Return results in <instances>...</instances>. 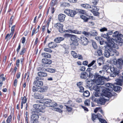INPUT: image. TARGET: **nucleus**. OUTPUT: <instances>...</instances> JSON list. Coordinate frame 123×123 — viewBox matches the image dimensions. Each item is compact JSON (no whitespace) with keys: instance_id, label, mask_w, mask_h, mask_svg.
I'll use <instances>...</instances> for the list:
<instances>
[{"instance_id":"46","label":"nucleus","mask_w":123,"mask_h":123,"mask_svg":"<svg viewBox=\"0 0 123 123\" xmlns=\"http://www.w3.org/2000/svg\"><path fill=\"white\" fill-rule=\"evenodd\" d=\"M123 60L122 59H118L116 61V62L117 63H118L119 65H122V62Z\"/></svg>"},{"instance_id":"62","label":"nucleus","mask_w":123,"mask_h":123,"mask_svg":"<svg viewBox=\"0 0 123 123\" xmlns=\"http://www.w3.org/2000/svg\"><path fill=\"white\" fill-rule=\"evenodd\" d=\"M21 74V73L20 72H18L17 73L16 75V77L17 79H18L20 78Z\"/></svg>"},{"instance_id":"37","label":"nucleus","mask_w":123,"mask_h":123,"mask_svg":"<svg viewBox=\"0 0 123 123\" xmlns=\"http://www.w3.org/2000/svg\"><path fill=\"white\" fill-rule=\"evenodd\" d=\"M57 2L56 0H52L50 3V6L51 7H53L57 4Z\"/></svg>"},{"instance_id":"21","label":"nucleus","mask_w":123,"mask_h":123,"mask_svg":"<svg viewBox=\"0 0 123 123\" xmlns=\"http://www.w3.org/2000/svg\"><path fill=\"white\" fill-rule=\"evenodd\" d=\"M102 51L100 49L96 50L95 52V55L98 56H101L102 55Z\"/></svg>"},{"instance_id":"22","label":"nucleus","mask_w":123,"mask_h":123,"mask_svg":"<svg viewBox=\"0 0 123 123\" xmlns=\"http://www.w3.org/2000/svg\"><path fill=\"white\" fill-rule=\"evenodd\" d=\"M116 81L117 82L116 85L121 86L122 83H123V79L122 80L120 79H117L116 80Z\"/></svg>"},{"instance_id":"12","label":"nucleus","mask_w":123,"mask_h":123,"mask_svg":"<svg viewBox=\"0 0 123 123\" xmlns=\"http://www.w3.org/2000/svg\"><path fill=\"white\" fill-rule=\"evenodd\" d=\"M34 84L37 86L41 87L43 85V83L42 81L35 80L34 82Z\"/></svg>"},{"instance_id":"4","label":"nucleus","mask_w":123,"mask_h":123,"mask_svg":"<svg viewBox=\"0 0 123 123\" xmlns=\"http://www.w3.org/2000/svg\"><path fill=\"white\" fill-rule=\"evenodd\" d=\"M38 111H32V114L31 117V123H35V122H36L37 121L38 118Z\"/></svg>"},{"instance_id":"17","label":"nucleus","mask_w":123,"mask_h":123,"mask_svg":"<svg viewBox=\"0 0 123 123\" xmlns=\"http://www.w3.org/2000/svg\"><path fill=\"white\" fill-rule=\"evenodd\" d=\"M42 62L44 64H50L52 62L51 60L46 58L43 59L42 60Z\"/></svg>"},{"instance_id":"14","label":"nucleus","mask_w":123,"mask_h":123,"mask_svg":"<svg viewBox=\"0 0 123 123\" xmlns=\"http://www.w3.org/2000/svg\"><path fill=\"white\" fill-rule=\"evenodd\" d=\"M34 97L36 99H42L44 97L43 96V95L37 93H35L34 94Z\"/></svg>"},{"instance_id":"63","label":"nucleus","mask_w":123,"mask_h":123,"mask_svg":"<svg viewBox=\"0 0 123 123\" xmlns=\"http://www.w3.org/2000/svg\"><path fill=\"white\" fill-rule=\"evenodd\" d=\"M95 39L97 41H100V40H102V38L100 37H95Z\"/></svg>"},{"instance_id":"40","label":"nucleus","mask_w":123,"mask_h":123,"mask_svg":"<svg viewBox=\"0 0 123 123\" xmlns=\"http://www.w3.org/2000/svg\"><path fill=\"white\" fill-rule=\"evenodd\" d=\"M97 118V115L95 114H92V120L94 121Z\"/></svg>"},{"instance_id":"1","label":"nucleus","mask_w":123,"mask_h":123,"mask_svg":"<svg viewBox=\"0 0 123 123\" xmlns=\"http://www.w3.org/2000/svg\"><path fill=\"white\" fill-rule=\"evenodd\" d=\"M105 87L103 86H95L93 87V89L96 91H98V92L99 90V88L103 87L105 89L103 90V95L106 97L108 98L111 97L112 96V94L111 92L113 90V88L112 84L109 83H108L105 85Z\"/></svg>"},{"instance_id":"8","label":"nucleus","mask_w":123,"mask_h":123,"mask_svg":"<svg viewBox=\"0 0 123 123\" xmlns=\"http://www.w3.org/2000/svg\"><path fill=\"white\" fill-rule=\"evenodd\" d=\"M110 70L111 73V76L113 77L117 75L119 73L118 68L113 67L111 68Z\"/></svg>"},{"instance_id":"31","label":"nucleus","mask_w":123,"mask_h":123,"mask_svg":"<svg viewBox=\"0 0 123 123\" xmlns=\"http://www.w3.org/2000/svg\"><path fill=\"white\" fill-rule=\"evenodd\" d=\"M65 105L66 107V108L67 111L69 112H71L72 109L71 107L72 106V105Z\"/></svg>"},{"instance_id":"36","label":"nucleus","mask_w":123,"mask_h":123,"mask_svg":"<svg viewBox=\"0 0 123 123\" xmlns=\"http://www.w3.org/2000/svg\"><path fill=\"white\" fill-rule=\"evenodd\" d=\"M57 105V104L55 102H53L50 104L49 105H47V106L49 107L51 106V107H54L56 106Z\"/></svg>"},{"instance_id":"47","label":"nucleus","mask_w":123,"mask_h":123,"mask_svg":"<svg viewBox=\"0 0 123 123\" xmlns=\"http://www.w3.org/2000/svg\"><path fill=\"white\" fill-rule=\"evenodd\" d=\"M13 16H12L9 21V27H10L11 26V25H12V21L13 20Z\"/></svg>"},{"instance_id":"49","label":"nucleus","mask_w":123,"mask_h":123,"mask_svg":"<svg viewBox=\"0 0 123 123\" xmlns=\"http://www.w3.org/2000/svg\"><path fill=\"white\" fill-rule=\"evenodd\" d=\"M84 104L86 106H89L90 105L89 100L88 99L86 100L84 102Z\"/></svg>"},{"instance_id":"52","label":"nucleus","mask_w":123,"mask_h":123,"mask_svg":"<svg viewBox=\"0 0 123 123\" xmlns=\"http://www.w3.org/2000/svg\"><path fill=\"white\" fill-rule=\"evenodd\" d=\"M82 34L85 35L86 37H88L90 36V32H86L85 31H83L82 32Z\"/></svg>"},{"instance_id":"28","label":"nucleus","mask_w":123,"mask_h":123,"mask_svg":"<svg viewBox=\"0 0 123 123\" xmlns=\"http://www.w3.org/2000/svg\"><path fill=\"white\" fill-rule=\"evenodd\" d=\"M112 86H113V90L114 89V91H121L122 89V88L119 86H114L113 85Z\"/></svg>"},{"instance_id":"56","label":"nucleus","mask_w":123,"mask_h":123,"mask_svg":"<svg viewBox=\"0 0 123 123\" xmlns=\"http://www.w3.org/2000/svg\"><path fill=\"white\" fill-rule=\"evenodd\" d=\"M44 50L46 52L49 53H51L52 52V51L49 48H45L44 49Z\"/></svg>"},{"instance_id":"38","label":"nucleus","mask_w":123,"mask_h":123,"mask_svg":"<svg viewBox=\"0 0 123 123\" xmlns=\"http://www.w3.org/2000/svg\"><path fill=\"white\" fill-rule=\"evenodd\" d=\"M91 8H92L93 10V11H98L99 9V7L98 6H92Z\"/></svg>"},{"instance_id":"18","label":"nucleus","mask_w":123,"mask_h":123,"mask_svg":"<svg viewBox=\"0 0 123 123\" xmlns=\"http://www.w3.org/2000/svg\"><path fill=\"white\" fill-rule=\"evenodd\" d=\"M95 79H93V80H88L87 82V84H88V86H91L95 83Z\"/></svg>"},{"instance_id":"61","label":"nucleus","mask_w":123,"mask_h":123,"mask_svg":"<svg viewBox=\"0 0 123 123\" xmlns=\"http://www.w3.org/2000/svg\"><path fill=\"white\" fill-rule=\"evenodd\" d=\"M15 25H13L11 28V33L13 34L14 31V29L15 28Z\"/></svg>"},{"instance_id":"44","label":"nucleus","mask_w":123,"mask_h":123,"mask_svg":"<svg viewBox=\"0 0 123 123\" xmlns=\"http://www.w3.org/2000/svg\"><path fill=\"white\" fill-rule=\"evenodd\" d=\"M12 119V116L11 115H9L6 121L7 123H10L11 122Z\"/></svg>"},{"instance_id":"3","label":"nucleus","mask_w":123,"mask_h":123,"mask_svg":"<svg viewBox=\"0 0 123 123\" xmlns=\"http://www.w3.org/2000/svg\"><path fill=\"white\" fill-rule=\"evenodd\" d=\"M95 83L98 85H102L105 84L104 77L98 74H96L95 76Z\"/></svg>"},{"instance_id":"20","label":"nucleus","mask_w":123,"mask_h":123,"mask_svg":"<svg viewBox=\"0 0 123 123\" xmlns=\"http://www.w3.org/2000/svg\"><path fill=\"white\" fill-rule=\"evenodd\" d=\"M49 47L51 48H53L57 46V44L51 42L49 43L48 45Z\"/></svg>"},{"instance_id":"24","label":"nucleus","mask_w":123,"mask_h":123,"mask_svg":"<svg viewBox=\"0 0 123 123\" xmlns=\"http://www.w3.org/2000/svg\"><path fill=\"white\" fill-rule=\"evenodd\" d=\"M106 99L104 98H100L98 101V103L101 105H104L106 101Z\"/></svg>"},{"instance_id":"29","label":"nucleus","mask_w":123,"mask_h":123,"mask_svg":"<svg viewBox=\"0 0 123 123\" xmlns=\"http://www.w3.org/2000/svg\"><path fill=\"white\" fill-rule=\"evenodd\" d=\"M39 107V105L38 104H35L34 105H33L34 108L35 109L33 110L32 111H38V113L40 112V111L38 110V107Z\"/></svg>"},{"instance_id":"15","label":"nucleus","mask_w":123,"mask_h":123,"mask_svg":"<svg viewBox=\"0 0 123 123\" xmlns=\"http://www.w3.org/2000/svg\"><path fill=\"white\" fill-rule=\"evenodd\" d=\"M88 76V74L86 72H83L81 73L80 77L82 79H86Z\"/></svg>"},{"instance_id":"41","label":"nucleus","mask_w":123,"mask_h":123,"mask_svg":"<svg viewBox=\"0 0 123 123\" xmlns=\"http://www.w3.org/2000/svg\"><path fill=\"white\" fill-rule=\"evenodd\" d=\"M83 95L85 97H88L90 95V93L88 91H86L84 92Z\"/></svg>"},{"instance_id":"23","label":"nucleus","mask_w":123,"mask_h":123,"mask_svg":"<svg viewBox=\"0 0 123 123\" xmlns=\"http://www.w3.org/2000/svg\"><path fill=\"white\" fill-rule=\"evenodd\" d=\"M71 40L73 41H78L79 38L75 35H71L70 36Z\"/></svg>"},{"instance_id":"58","label":"nucleus","mask_w":123,"mask_h":123,"mask_svg":"<svg viewBox=\"0 0 123 123\" xmlns=\"http://www.w3.org/2000/svg\"><path fill=\"white\" fill-rule=\"evenodd\" d=\"M78 41H74L72 43V45H74L75 46H78Z\"/></svg>"},{"instance_id":"5","label":"nucleus","mask_w":123,"mask_h":123,"mask_svg":"<svg viewBox=\"0 0 123 123\" xmlns=\"http://www.w3.org/2000/svg\"><path fill=\"white\" fill-rule=\"evenodd\" d=\"M116 42H115V47H111L108 46L109 47V49L110 50V55L112 56H113L114 55L118 56L119 54V53L115 49V48L116 47V46L117 45V44H116Z\"/></svg>"},{"instance_id":"51","label":"nucleus","mask_w":123,"mask_h":123,"mask_svg":"<svg viewBox=\"0 0 123 123\" xmlns=\"http://www.w3.org/2000/svg\"><path fill=\"white\" fill-rule=\"evenodd\" d=\"M96 62V61L95 60L92 61L90 63L87 65L88 67H91Z\"/></svg>"},{"instance_id":"39","label":"nucleus","mask_w":123,"mask_h":123,"mask_svg":"<svg viewBox=\"0 0 123 123\" xmlns=\"http://www.w3.org/2000/svg\"><path fill=\"white\" fill-rule=\"evenodd\" d=\"M71 55L72 56L75 58H76L78 57V55H77V54L74 51H72L71 52Z\"/></svg>"},{"instance_id":"59","label":"nucleus","mask_w":123,"mask_h":123,"mask_svg":"<svg viewBox=\"0 0 123 123\" xmlns=\"http://www.w3.org/2000/svg\"><path fill=\"white\" fill-rule=\"evenodd\" d=\"M107 29L105 27L102 28L100 29V31L101 32L105 31H107Z\"/></svg>"},{"instance_id":"2","label":"nucleus","mask_w":123,"mask_h":123,"mask_svg":"<svg viewBox=\"0 0 123 123\" xmlns=\"http://www.w3.org/2000/svg\"><path fill=\"white\" fill-rule=\"evenodd\" d=\"M102 37L105 38L107 39V40L108 42V45L111 47H115V42H116V39L110 38L109 36L107 34H102Z\"/></svg>"},{"instance_id":"55","label":"nucleus","mask_w":123,"mask_h":123,"mask_svg":"<svg viewBox=\"0 0 123 123\" xmlns=\"http://www.w3.org/2000/svg\"><path fill=\"white\" fill-rule=\"evenodd\" d=\"M48 89V87L46 86H44L41 88V92H43L46 91Z\"/></svg>"},{"instance_id":"7","label":"nucleus","mask_w":123,"mask_h":123,"mask_svg":"<svg viewBox=\"0 0 123 123\" xmlns=\"http://www.w3.org/2000/svg\"><path fill=\"white\" fill-rule=\"evenodd\" d=\"M64 12L66 14L72 17H74L76 14V12L75 11L68 9L65 10Z\"/></svg>"},{"instance_id":"16","label":"nucleus","mask_w":123,"mask_h":123,"mask_svg":"<svg viewBox=\"0 0 123 123\" xmlns=\"http://www.w3.org/2000/svg\"><path fill=\"white\" fill-rule=\"evenodd\" d=\"M102 116L101 114L98 113L97 114V118L99 121L101 123H106V121L104 119L102 118Z\"/></svg>"},{"instance_id":"11","label":"nucleus","mask_w":123,"mask_h":123,"mask_svg":"<svg viewBox=\"0 0 123 123\" xmlns=\"http://www.w3.org/2000/svg\"><path fill=\"white\" fill-rule=\"evenodd\" d=\"M39 101L40 103L48 104L49 103L50 104L52 102V100L50 99H46L40 100Z\"/></svg>"},{"instance_id":"33","label":"nucleus","mask_w":123,"mask_h":123,"mask_svg":"<svg viewBox=\"0 0 123 123\" xmlns=\"http://www.w3.org/2000/svg\"><path fill=\"white\" fill-rule=\"evenodd\" d=\"M90 36H95L98 35V33L97 31L95 30H93L90 32Z\"/></svg>"},{"instance_id":"60","label":"nucleus","mask_w":123,"mask_h":123,"mask_svg":"<svg viewBox=\"0 0 123 123\" xmlns=\"http://www.w3.org/2000/svg\"><path fill=\"white\" fill-rule=\"evenodd\" d=\"M38 88L35 86H34L32 87V90L33 92H36L38 90Z\"/></svg>"},{"instance_id":"25","label":"nucleus","mask_w":123,"mask_h":123,"mask_svg":"<svg viewBox=\"0 0 123 123\" xmlns=\"http://www.w3.org/2000/svg\"><path fill=\"white\" fill-rule=\"evenodd\" d=\"M64 38L62 37H59L56 38L54 40V41L56 43H59L61 41L63 40Z\"/></svg>"},{"instance_id":"57","label":"nucleus","mask_w":123,"mask_h":123,"mask_svg":"<svg viewBox=\"0 0 123 123\" xmlns=\"http://www.w3.org/2000/svg\"><path fill=\"white\" fill-rule=\"evenodd\" d=\"M91 12H92L94 15L95 16H97L99 15V13L98 12L96 11H92V10H91Z\"/></svg>"},{"instance_id":"30","label":"nucleus","mask_w":123,"mask_h":123,"mask_svg":"<svg viewBox=\"0 0 123 123\" xmlns=\"http://www.w3.org/2000/svg\"><path fill=\"white\" fill-rule=\"evenodd\" d=\"M44 71H47L48 72L51 73H54L55 72V70L52 68H47L46 69L43 68Z\"/></svg>"},{"instance_id":"42","label":"nucleus","mask_w":123,"mask_h":123,"mask_svg":"<svg viewBox=\"0 0 123 123\" xmlns=\"http://www.w3.org/2000/svg\"><path fill=\"white\" fill-rule=\"evenodd\" d=\"M92 45L94 49H96L97 48V46L96 42L93 40L92 41Z\"/></svg>"},{"instance_id":"9","label":"nucleus","mask_w":123,"mask_h":123,"mask_svg":"<svg viewBox=\"0 0 123 123\" xmlns=\"http://www.w3.org/2000/svg\"><path fill=\"white\" fill-rule=\"evenodd\" d=\"M40 69L41 71L38 73V75L40 77H46L47 75V73L44 72L45 71H43V69L42 68H41Z\"/></svg>"},{"instance_id":"48","label":"nucleus","mask_w":123,"mask_h":123,"mask_svg":"<svg viewBox=\"0 0 123 123\" xmlns=\"http://www.w3.org/2000/svg\"><path fill=\"white\" fill-rule=\"evenodd\" d=\"M70 31L71 32L74 33L75 34H80L81 32L80 31H78L75 30H70Z\"/></svg>"},{"instance_id":"43","label":"nucleus","mask_w":123,"mask_h":123,"mask_svg":"<svg viewBox=\"0 0 123 123\" xmlns=\"http://www.w3.org/2000/svg\"><path fill=\"white\" fill-rule=\"evenodd\" d=\"M13 34L11 33L10 34H7L5 37L6 39H10L12 37Z\"/></svg>"},{"instance_id":"54","label":"nucleus","mask_w":123,"mask_h":123,"mask_svg":"<svg viewBox=\"0 0 123 123\" xmlns=\"http://www.w3.org/2000/svg\"><path fill=\"white\" fill-rule=\"evenodd\" d=\"M98 0H92V2L93 5H96L98 3Z\"/></svg>"},{"instance_id":"6","label":"nucleus","mask_w":123,"mask_h":123,"mask_svg":"<svg viewBox=\"0 0 123 123\" xmlns=\"http://www.w3.org/2000/svg\"><path fill=\"white\" fill-rule=\"evenodd\" d=\"M54 26L58 29L59 32L61 33L63 32L64 31L63 30V25L60 23H57L54 24ZM69 30H65V32H69Z\"/></svg>"},{"instance_id":"26","label":"nucleus","mask_w":123,"mask_h":123,"mask_svg":"<svg viewBox=\"0 0 123 123\" xmlns=\"http://www.w3.org/2000/svg\"><path fill=\"white\" fill-rule=\"evenodd\" d=\"M42 55L43 57L47 58H50L51 57V55L50 54L46 53H44L42 54Z\"/></svg>"},{"instance_id":"50","label":"nucleus","mask_w":123,"mask_h":123,"mask_svg":"<svg viewBox=\"0 0 123 123\" xmlns=\"http://www.w3.org/2000/svg\"><path fill=\"white\" fill-rule=\"evenodd\" d=\"M26 51V49L24 47L22 48L20 53L21 55H23L25 53Z\"/></svg>"},{"instance_id":"27","label":"nucleus","mask_w":123,"mask_h":123,"mask_svg":"<svg viewBox=\"0 0 123 123\" xmlns=\"http://www.w3.org/2000/svg\"><path fill=\"white\" fill-rule=\"evenodd\" d=\"M110 50L109 49L107 50H105V51L104 55L107 58L109 57L110 55Z\"/></svg>"},{"instance_id":"53","label":"nucleus","mask_w":123,"mask_h":123,"mask_svg":"<svg viewBox=\"0 0 123 123\" xmlns=\"http://www.w3.org/2000/svg\"><path fill=\"white\" fill-rule=\"evenodd\" d=\"M113 37H116V38H118L119 37L121 38L122 37L123 35L121 34H118L116 35H113Z\"/></svg>"},{"instance_id":"13","label":"nucleus","mask_w":123,"mask_h":123,"mask_svg":"<svg viewBox=\"0 0 123 123\" xmlns=\"http://www.w3.org/2000/svg\"><path fill=\"white\" fill-rule=\"evenodd\" d=\"M81 42L82 43L83 45H86L88 43V40L87 39L86 37H83L81 38Z\"/></svg>"},{"instance_id":"35","label":"nucleus","mask_w":123,"mask_h":123,"mask_svg":"<svg viewBox=\"0 0 123 123\" xmlns=\"http://www.w3.org/2000/svg\"><path fill=\"white\" fill-rule=\"evenodd\" d=\"M80 17L84 20V21L85 22H87L88 21V19H89L86 16H85L83 15L81 16H80Z\"/></svg>"},{"instance_id":"64","label":"nucleus","mask_w":123,"mask_h":123,"mask_svg":"<svg viewBox=\"0 0 123 123\" xmlns=\"http://www.w3.org/2000/svg\"><path fill=\"white\" fill-rule=\"evenodd\" d=\"M117 41L120 43H122L123 42V40L121 38H117Z\"/></svg>"},{"instance_id":"34","label":"nucleus","mask_w":123,"mask_h":123,"mask_svg":"<svg viewBox=\"0 0 123 123\" xmlns=\"http://www.w3.org/2000/svg\"><path fill=\"white\" fill-rule=\"evenodd\" d=\"M77 10L81 14L86 15V11L84 10L78 9H77Z\"/></svg>"},{"instance_id":"19","label":"nucleus","mask_w":123,"mask_h":123,"mask_svg":"<svg viewBox=\"0 0 123 123\" xmlns=\"http://www.w3.org/2000/svg\"><path fill=\"white\" fill-rule=\"evenodd\" d=\"M81 7L85 9H88L91 8V6L90 5L87 4H82L80 5Z\"/></svg>"},{"instance_id":"10","label":"nucleus","mask_w":123,"mask_h":123,"mask_svg":"<svg viewBox=\"0 0 123 123\" xmlns=\"http://www.w3.org/2000/svg\"><path fill=\"white\" fill-rule=\"evenodd\" d=\"M66 16L63 14H60L58 15V19L60 22H63L65 19Z\"/></svg>"},{"instance_id":"32","label":"nucleus","mask_w":123,"mask_h":123,"mask_svg":"<svg viewBox=\"0 0 123 123\" xmlns=\"http://www.w3.org/2000/svg\"><path fill=\"white\" fill-rule=\"evenodd\" d=\"M45 105L46 106L47 105L44 104H43V105H39V107H38V110L40 111V112L42 111V110L44 109L45 108Z\"/></svg>"},{"instance_id":"45","label":"nucleus","mask_w":123,"mask_h":123,"mask_svg":"<svg viewBox=\"0 0 123 123\" xmlns=\"http://www.w3.org/2000/svg\"><path fill=\"white\" fill-rule=\"evenodd\" d=\"M21 99L22 100L21 102L24 104L26 102L27 100V99L26 98L25 96H24L23 97H22L21 98Z\"/></svg>"}]
</instances>
